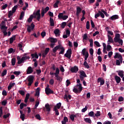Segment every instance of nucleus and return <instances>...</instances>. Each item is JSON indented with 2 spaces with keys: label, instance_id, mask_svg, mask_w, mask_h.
<instances>
[{
  "label": "nucleus",
  "instance_id": "nucleus-2",
  "mask_svg": "<svg viewBox=\"0 0 124 124\" xmlns=\"http://www.w3.org/2000/svg\"><path fill=\"white\" fill-rule=\"evenodd\" d=\"M34 78V77L33 76H29L27 78V80L29 83L28 84V87H31L32 84L33 83V79Z\"/></svg>",
  "mask_w": 124,
  "mask_h": 124
},
{
  "label": "nucleus",
  "instance_id": "nucleus-14",
  "mask_svg": "<svg viewBox=\"0 0 124 124\" xmlns=\"http://www.w3.org/2000/svg\"><path fill=\"white\" fill-rule=\"evenodd\" d=\"M59 49H60L61 50L59 53V55H63V54H64V51H65V49L64 48V47H63L62 46V45H60Z\"/></svg>",
  "mask_w": 124,
  "mask_h": 124
},
{
  "label": "nucleus",
  "instance_id": "nucleus-58",
  "mask_svg": "<svg viewBox=\"0 0 124 124\" xmlns=\"http://www.w3.org/2000/svg\"><path fill=\"white\" fill-rule=\"evenodd\" d=\"M45 13H45V12L44 11V9H42V10H41V16H42V17H44V15H45Z\"/></svg>",
  "mask_w": 124,
  "mask_h": 124
},
{
  "label": "nucleus",
  "instance_id": "nucleus-4",
  "mask_svg": "<svg viewBox=\"0 0 124 124\" xmlns=\"http://www.w3.org/2000/svg\"><path fill=\"white\" fill-rule=\"evenodd\" d=\"M114 58V59H119V61H120L121 63H123V56L121 54H119V53H116Z\"/></svg>",
  "mask_w": 124,
  "mask_h": 124
},
{
  "label": "nucleus",
  "instance_id": "nucleus-39",
  "mask_svg": "<svg viewBox=\"0 0 124 124\" xmlns=\"http://www.w3.org/2000/svg\"><path fill=\"white\" fill-rule=\"evenodd\" d=\"M54 111L55 112V114L56 115V116H59L60 115V113L59 112V110H58L57 107H54Z\"/></svg>",
  "mask_w": 124,
  "mask_h": 124
},
{
  "label": "nucleus",
  "instance_id": "nucleus-10",
  "mask_svg": "<svg viewBox=\"0 0 124 124\" xmlns=\"http://www.w3.org/2000/svg\"><path fill=\"white\" fill-rule=\"evenodd\" d=\"M50 50V48L49 47H46L44 53L42 54V58H45L46 55H48V53H49V51Z\"/></svg>",
  "mask_w": 124,
  "mask_h": 124
},
{
  "label": "nucleus",
  "instance_id": "nucleus-48",
  "mask_svg": "<svg viewBox=\"0 0 124 124\" xmlns=\"http://www.w3.org/2000/svg\"><path fill=\"white\" fill-rule=\"evenodd\" d=\"M98 13H100V16H101V18H104L105 17L104 14L101 12V11H98Z\"/></svg>",
  "mask_w": 124,
  "mask_h": 124
},
{
  "label": "nucleus",
  "instance_id": "nucleus-37",
  "mask_svg": "<svg viewBox=\"0 0 124 124\" xmlns=\"http://www.w3.org/2000/svg\"><path fill=\"white\" fill-rule=\"evenodd\" d=\"M24 16H25V12L24 11H22L20 14L19 20H22V19L24 18Z\"/></svg>",
  "mask_w": 124,
  "mask_h": 124
},
{
  "label": "nucleus",
  "instance_id": "nucleus-50",
  "mask_svg": "<svg viewBox=\"0 0 124 124\" xmlns=\"http://www.w3.org/2000/svg\"><path fill=\"white\" fill-rule=\"evenodd\" d=\"M18 93L21 94V95L24 96L25 95V92L23 90H19Z\"/></svg>",
  "mask_w": 124,
  "mask_h": 124
},
{
  "label": "nucleus",
  "instance_id": "nucleus-63",
  "mask_svg": "<svg viewBox=\"0 0 124 124\" xmlns=\"http://www.w3.org/2000/svg\"><path fill=\"white\" fill-rule=\"evenodd\" d=\"M20 119L22 121H25V114H20Z\"/></svg>",
  "mask_w": 124,
  "mask_h": 124
},
{
  "label": "nucleus",
  "instance_id": "nucleus-27",
  "mask_svg": "<svg viewBox=\"0 0 124 124\" xmlns=\"http://www.w3.org/2000/svg\"><path fill=\"white\" fill-rule=\"evenodd\" d=\"M55 77H56V80H57V81H59V82H62V78L61 76H60L59 75H55Z\"/></svg>",
  "mask_w": 124,
  "mask_h": 124
},
{
  "label": "nucleus",
  "instance_id": "nucleus-12",
  "mask_svg": "<svg viewBox=\"0 0 124 124\" xmlns=\"http://www.w3.org/2000/svg\"><path fill=\"white\" fill-rule=\"evenodd\" d=\"M108 45H110L111 43H114V41H113V38H112V37H111V36H110V35H108Z\"/></svg>",
  "mask_w": 124,
  "mask_h": 124
},
{
  "label": "nucleus",
  "instance_id": "nucleus-36",
  "mask_svg": "<svg viewBox=\"0 0 124 124\" xmlns=\"http://www.w3.org/2000/svg\"><path fill=\"white\" fill-rule=\"evenodd\" d=\"M11 63H12V65L13 66L15 65V63H16V58H13V59H12Z\"/></svg>",
  "mask_w": 124,
  "mask_h": 124
},
{
  "label": "nucleus",
  "instance_id": "nucleus-42",
  "mask_svg": "<svg viewBox=\"0 0 124 124\" xmlns=\"http://www.w3.org/2000/svg\"><path fill=\"white\" fill-rule=\"evenodd\" d=\"M13 14H14V13H13L12 11H10L8 14V18H11V16H13Z\"/></svg>",
  "mask_w": 124,
  "mask_h": 124
},
{
  "label": "nucleus",
  "instance_id": "nucleus-13",
  "mask_svg": "<svg viewBox=\"0 0 124 124\" xmlns=\"http://www.w3.org/2000/svg\"><path fill=\"white\" fill-rule=\"evenodd\" d=\"M27 74H31L33 72V70L31 66H29L28 67L26 70Z\"/></svg>",
  "mask_w": 124,
  "mask_h": 124
},
{
  "label": "nucleus",
  "instance_id": "nucleus-21",
  "mask_svg": "<svg viewBox=\"0 0 124 124\" xmlns=\"http://www.w3.org/2000/svg\"><path fill=\"white\" fill-rule=\"evenodd\" d=\"M81 11H82V9H81V8H80L79 7H78L77 8V13H76L77 16H79V14L81 13Z\"/></svg>",
  "mask_w": 124,
  "mask_h": 124
},
{
  "label": "nucleus",
  "instance_id": "nucleus-35",
  "mask_svg": "<svg viewBox=\"0 0 124 124\" xmlns=\"http://www.w3.org/2000/svg\"><path fill=\"white\" fill-rule=\"evenodd\" d=\"M73 92H74V93H81V91H80L79 90V88H78V89L74 88L73 90Z\"/></svg>",
  "mask_w": 124,
  "mask_h": 124
},
{
  "label": "nucleus",
  "instance_id": "nucleus-45",
  "mask_svg": "<svg viewBox=\"0 0 124 124\" xmlns=\"http://www.w3.org/2000/svg\"><path fill=\"white\" fill-rule=\"evenodd\" d=\"M18 46L19 48V50L20 51H23V52H24V50H23V45H22L21 43H19L18 44Z\"/></svg>",
  "mask_w": 124,
  "mask_h": 124
},
{
  "label": "nucleus",
  "instance_id": "nucleus-23",
  "mask_svg": "<svg viewBox=\"0 0 124 124\" xmlns=\"http://www.w3.org/2000/svg\"><path fill=\"white\" fill-rule=\"evenodd\" d=\"M115 79L116 81V83H117V84H119V83H120L121 82V78L118 76H115Z\"/></svg>",
  "mask_w": 124,
  "mask_h": 124
},
{
  "label": "nucleus",
  "instance_id": "nucleus-41",
  "mask_svg": "<svg viewBox=\"0 0 124 124\" xmlns=\"http://www.w3.org/2000/svg\"><path fill=\"white\" fill-rule=\"evenodd\" d=\"M84 121L88 124H92V120L90 118H84Z\"/></svg>",
  "mask_w": 124,
  "mask_h": 124
},
{
  "label": "nucleus",
  "instance_id": "nucleus-9",
  "mask_svg": "<svg viewBox=\"0 0 124 124\" xmlns=\"http://www.w3.org/2000/svg\"><path fill=\"white\" fill-rule=\"evenodd\" d=\"M78 70H79V68H78V67L76 66H75L70 69V71L71 72H72V73H77V72H78Z\"/></svg>",
  "mask_w": 124,
  "mask_h": 124
},
{
  "label": "nucleus",
  "instance_id": "nucleus-55",
  "mask_svg": "<svg viewBox=\"0 0 124 124\" xmlns=\"http://www.w3.org/2000/svg\"><path fill=\"white\" fill-rule=\"evenodd\" d=\"M39 105V101H37L35 103V105L34 106V109H36V108H37V107H38Z\"/></svg>",
  "mask_w": 124,
  "mask_h": 124
},
{
  "label": "nucleus",
  "instance_id": "nucleus-18",
  "mask_svg": "<svg viewBox=\"0 0 124 124\" xmlns=\"http://www.w3.org/2000/svg\"><path fill=\"white\" fill-rule=\"evenodd\" d=\"M45 108L46 112H50V111H51V108H50V105H49V104L47 103L45 105Z\"/></svg>",
  "mask_w": 124,
  "mask_h": 124
},
{
  "label": "nucleus",
  "instance_id": "nucleus-20",
  "mask_svg": "<svg viewBox=\"0 0 124 124\" xmlns=\"http://www.w3.org/2000/svg\"><path fill=\"white\" fill-rule=\"evenodd\" d=\"M117 72L118 73L119 76H120L121 78H123L124 77V71L119 70L118 71H117Z\"/></svg>",
  "mask_w": 124,
  "mask_h": 124
},
{
  "label": "nucleus",
  "instance_id": "nucleus-25",
  "mask_svg": "<svg viewBox=\"0 0 124 124\" xmlns=\"http://www.w3.org/2000/svg\"><path fill=\"white\" fill-rule=\"evenodd\" d=\"M80 75L79 76H82V77H87L86 73L84 71H81L79 72Z\"/></svg>",
  "mask_w": 124,
  "mask_h": 124
},
{
  "label": "nucleus",
  "instance_id": "nucleus-44",
  "mask_svg": "<svg viewBox=\"0 0 124 124\" xmlns=\"http://www.w3.org/2000/svg\"><path fill=\"white\" fill-rule=\"evenodd\" d=\"M89 42H90V47H93V39H90Z\"/></svg>",
  "mask_w": 124,
  "mask_h": 124
},
{
  "label": "nucleus",
  "instance_id": "nucleus-64",
  "mask_svg": "<svg viewBox=\"0 0 124 124\" xmlns=\"http://www.w3.org/2000/svg\"><path fill=\"white\" fill-rule=\"evenodd\" d=\"M54 83H55V81L53 79H51L49 80L50 85H54Z\"/></svg>",
  "mask_w": 124,
  "mask_h": 124
},
{
  "label": "nucleus",
  "instance_id": "nucleus-29",
  "mask_svg": "<svg viewBox=\"0 0 124 124\" xmlns=\"http://www.w3.org/2000/svg\"><path fill=\"white\" fill-rule=\"evenodd\" d=\"M14 85H15V83H10L8 86V91H10L11 88H12L13 87H14Z\"/></svg>",
  "mask_w": 124,
  "mask_h": 124
},
{
  "label": "nucleus",
  "instance_id": "nucleus-15",
  "mask_svg": "<svg viewBox=\"0 0 124 124\" xmlns=\"http://www.w3.org/2000/svg\"><path fill=\"white\" fill-rule=\"evenodd\" d=\"M5 22L4 21H2L0 23V26L1 27V30H7V27L5 26Z\"/></svg>",
  "mask_w": 124,
  "mask_h": 124
},
{
  "label": "nucleus",
  "instance_id": "nucleus-32",
  "mask_svg": "<svg viewBox=\"0 0 124 124\" xmlns=\"http://www.w3.org/2000/svg\"><path fill=\"white\" fill-rule=\"evenodd\" d=\"M75 118H76V115L71 114L70 116V118L72 122H74V120H75Z\"/></svg>",
  "mask_w": 124,
  "mask_h": 124
},
{
  "label": "nucleus",
  "instance_id": "nucleus-49",
  "mask_svg": "<svg viewBox=\"0 0 124 124\" xmlns=\"http://www.w3.org/2000/svg\"><path fill=\"white\" fill-rule=\"evenodd\" d=\"M62 122H63L64 123L68 122V118L66 116L64 117L63 121Z\"/></svg>",
  "mask_w": 124,
  "mask_h": 124
},
{
  "label": "nucleus",
  "instance_id": "nucleus-26",
  "mask_svg": "<svg viewBox=\"0 0 124 124\" xmlns=\"http://www.w3.org/2000/svg\"><path fill=\"white\" fill-rule=\"evenodd\" d=\"M16 38V35H14L12 37H11L10 38V44H12V43H13V41L15 40Z\"/></svg>",
  "mask_w": 124,
  "mask_h": 124
},
{
  "label": "nucleus",
  "instance_id": "nucleus-22",
  "mask_svg": "<svg viewBox=\"0 0 124 124\" xmlns=\"http://www.w3.org/2000/svg\"><path fill=\"white\" fill-rule=\"evenodd\" d=\"M61 46V45H59L58 46H55L53 49V52L54 53H56V52H57V51H58V50H59V49H60V47Z\"/></svg>",
  "mask_w": 124,
  "mask_h": 124
},
{
  "label": "nucleus",
  "instance_id": "nucleus-17",
  "mask_svg": "<svg viewBox=\"0 0 124 124\" xmlns=\"http://www.w3.org/2000/svg\"><path fill=\"white\" fill-rule=\"evenodd\" d=\"M39 94H40V87H38L35 93V96H39Z\"/></svg>",
  "mask_w": 124,
  "mask_h": 124
},
{
  "label": "nucleus",
  "instance_id": "nucleus-16",
  "mask_svg": "<svg viewBox=\"0 0 124 124\" xmlns=\"http://www.w3.org/2000/svg\"><path fill=\"white\" fill-rule=\"evenodd\" d=\"M64 99H65V100H66V101L68 102V99H71V95H67V94L65 93L64 95Z\"/></svg>",
  "mask_w": 124,
  "mask_h": 124
},
{
  "label": "nucleus",
  "instance_id": "nucleus-46",
  "mask_svg": "<svg viewBox=\"0 0 124 124\" xmlns=\"http://www.w3.org/2000/svg\"><path fill=\"white\" fill-rule=\"evenodd\" d=\"M88 116H89V117H94V112H93V111H90L88 113Z\"/></svg>",
  "mask_w": 124,
  "mask_h": 124
},
{
  "label": "nucleus",
  "instance_id": "nucleus-28",
  "mask_svg": "<svg viewBox=\"0 0 124 124\" xmlns=\"http://www.w3.org/2000/svg\"><path fill=\"white\" fill-rule=\"evenodd\" d=\"M49 21H50L51 27H54V26H55V23L54 22V19L50 17Z\"/></svg>",
  "mask_w": 124,
  "mask_h": 124
},
{
  "label": "nucleus",
  "instance_id": "nucleus-34",
  "mask_svg": "<svg viewBox=\"0 0 124 124\" xmlns=\"http://www.w3.org/2000/svg\"><path fill=\"white\" fill-rule=\"evenodd\" d=\"M17 8H18V5H16L13 8H12V12L13 13H15L16 10H17Z\"/></svg>",
  "mask_w": 124,
  "mask_h": 124
},
{
  "label": "nucleus",
  "instance_id": "nucleus-47",
  "mask_svg": "<svg viewBox=\"0 0 124 124\" xmlns=\"http://www.w3.org/2000/svg\"><path fill=\"white\" fill-rule=\"evenodd\" d=\"M8 6V5L7 4H5L4 5H3L1 8V10H4V9H6Z\"/></svg>",
  "mask_w": 124,
  "mask_h": 124
},
{
  "label": "nucleus",
  "instance_id": "nucleus-24",
  "mask_svg": "<svg viewBox=\"0 0 124 124\" xmlns=\"http://www.w3.org/2000/svg\"><path fill=\"white\" fill-rule=\"evenodd\" d=\"M110 20H112V21H114V20H117V19H119V16L115 15L114 16H112L110 18Z\"/></svg>",
  "mask_w": 124,
  "mask_h": 124
},
{
  "label": "nucleus",
  "instance_id": "nucleus-38",
  "mask_svg": "<svg viewBox=\"0 0 124 124\" xmlns=\"http://www.w3.org/2000/svg\"><path fill=\"white\" fill-rule=\"evenodd\" d=\"M59 3H60V1L59 0H57L54 4V8H58V7H59V6H58Z\"/></svg>",
  "mask_w": 124,
  "mask_h": 124
},
{
  "label": "nucleus",
  "instance_id": "nucleus-43",
  "mask_svg": "<svg viewBox=\"0 0 124 124\" xmlns=\"http://www.w3.org/2000/svg\"><path fill=\"white\" fill-rule=\"evenodd\" d=\"M83 65H84V66H85L86 68H90V65H89V64H88L87 61H85L84 62Z\"/></svg>",
  "mask_w": 124,
  "mask_h": 124
},
{
  "label": "nucleus",
  "instance_id": "nucleus-51",
  "mask_svg": "<svg viewBox=\"0 0 124 124\" xmlns=\"http://www.w3.org/2000/svg\"><path fill=\"white\" fill-rule=\"evenodd\" d=\"M86 29L87 30H90V21H89L86 22Z\"/></svg>",
  "mask_w": 124,
  "mask_h": 124
},
{
  "label": "nucleus",
  "instance_id": "nucleus-54",
  "mask_svg": "<svg viewBox=\"0 0 124 124\" xmlns=\"http://www.w3.org/2000/svg\"><path fill=\"white\" fill-rule=\"evenodd\" d=\"M66 34L68 35V36H70V31L69 29H67L66 30Z\"/></svg>",
  "mask_w": 124,
  "mask_h": 124
},
{
  "label": "nucleus",
  "instance_id": "nucleus-11",
  "mask_svg": "<svg viewBox=\"0 0 124 124\" xmlns=\"http://www.w3.org/2000/svg\"><path fill=\"white\" fill-rule=\"evenodd\" d=\"M97 82L98 83H100V86H103L104 84H105V81H104V79L99 78L97 79Z\"/></svg>",
  "mask_w": 124,
  "mask_h": 124
},
{
  "label": "nucleus",
  "instance_id": "nucleus-57",
  "mask_svg": "<svg viewBox=\"0 0 124 124\" xmlns=\"http://www.w3.org/2000/svg\"><path fill=\"white\" fill-rule=\"evenodd\" d=\"M111 49H112V46H111L110 45H108L107 47V50L108 52H109V51H111Z\"/></svg>",
  "mask_w": 124,
  "mask_h": 124
},
{
  "label": "nucleus",
  "instance_id": "nucleus-59",
  "mask_svg": "<svg viewBox=\"0 0 124 124\" xmlns=\"http://www.w3.org/2000/svg\"><path fill=\"white\" fill-rule=\"evenodd\" d=\"M63 16V13H59V14L58 15V18H59L60 19H62Z\"/></svg>",
  "mask_w": 124,
  "mask_h": 124
},
{
  "label": "nucleus",
  "instance_id": "nucleus-31",
  "mask_svg": "<svg viewBox=\"0 0 124 124\" xmlns=\"http://www.w3.org/2000/svg\"><path fill=\"white\" fill-rule=\"evenodd\" d=\"M31 57H32L31 59H38V55H37V53H34L31 54Z\"/></svg>",
  "mask_w": 124,
  "mask_h": 124
},
{
  "label": "nucleus",
  "instance_id": "nucleus-40",
  "mask_svg": "<svg viewBox=\"0 0 124 124\" xmlns=\"http://www.w3.org/2000/svg\"><path fill=\"white\" fill-rule=\"evenodd\" d=\"M7 74V70L6 69H5L3 71V72L1 73V76L2 77H3L5 76Z\"/></svg>",
  "mask_w": 124,
  "mask_h": 124
},
{
  "label": "nucleus",
  "instance_id": "nucleus-1",
  "mask_svg": "<svg viewBox=\"0 0 124 124\" xmlns=\"http://www.w3.org/2000/svg\"><path fill=\"white\" fill-rule=\"evenodd\" d=\"M36 16H37V21H39L40 20V18H41V15L40 14V10H38L36 13H33V15H31L29 18L28 19L27 22H28V23H31V22L32 21V19H33V18H36Z\"/></svg>",
  "mask_w": 124,
  "mask_h": 124
},
{
  "label": "nucleus",
  "instance_id": "nucleus-62",
  "mask_svg": "<svg viewBox=\"0 0 124 124\" xmlns=\"http://www.w3.org/2000/svg\"><path fill=\"white\" fill-rule=\"evenodd\" d=\"M94 43L95 45H96V46H97V47H100V44H99V42H98V41H95Z\"/></svg>",
  "mask_w": 124,
  "mask_h": 124
},
{
  "label": "nucleus",
  "instance_id": "nucleus-60",
  "mask_svg": "<svg viewBox=\"0 0 124 124\" xmlns=\"http://www.w3.org/2000/svg\"><path fill=\"white\" fill-rule=\"evenodd\" d=\"M61 107H62V103H59L57 104L56 107H57V109H60Z\"/></svg>",
  "mask_w": 124,
  "mask_h": 124
},
{
  "label": "nucleus",
  "instance_id": "nucleus-61",
  "mask_svg": "<svg viewBox=\"0 0 124 124\" xmlns=\"http://www.w3.org/2000/svg\"><path fill=\"white\" fill-rule=\"evenodd\" d=\"M87 110H88V107H87V106H86L85 107V108H83L82 109L81 112H82V113H85V112H86V111H87Z\"/></svg>",
  "mask_w": 124,
  "mask_h": 124
},
{
  "label": "nucleus",
  "instance_id": "nucleus-19",
  "mask_svg": "<svg viewBox=\"0 0 124 124\" xmlns=\"http://www.w3.org/2000/svg\"><path fill=\"white\" fill-rule=\"evenodd\" d=\"M54 33H55V35L59 36L60 35L61 31H60V30H59V29H57L54 30Z\"/></svg>",
  "mask_w": 124,
  "mask_h": 124
},
{
  "label": "nucleus",
  "instance_id": "nucleus-3",
  "mask_svg": "<svg viewBox=\"0 0 124 124\" xmlns=\"http://www.w3.org/2000/svg\"><path fill=\"white\" fill-rule=\"evenodd\" d=\"M71 55H72V50L71 48H69L67 50L66 53L64 54V57L69 59L71 58Z\"/></svg>",
  "mask_w": 124,
  "mask_h": 124
},
{
  "label": "nucleus",
  "instance_id": "nucleus-30",
  "mask_svg": "<svg viewBox=\"0 0 124 124\" xmlns=\"http://www.w3.org/2000/svg\"><path fill=\"white\" fill-rule=\"evenodd\" d=\"M49 40L51 43H56V42H58V40L54 38H50Z\"/></svg>",
  "mask_w": 124,
  "mask_h": 124
},
{
  "label": "nucleus",
  "instance_id": "nucleus-53",
  "mask_svg": "<svg viewBox=\"0 0 124 124\" xmlns=\"http://www.w3.org/2000/svg\"><path fill=\"white\" fill-rule=\"evenodd\" d=\"M55 73V75H59V74H60V69H59V68H56V72Z\"/></svg>",
  "mask_w": 124,
  "mask_h": 124
},
{
  "label": "nucleus",
  "instance_id": "nucleus-33",
  "mask_svg": "<svg viewBox=\"0 0 124 124\" xmlns=\"http://www.w3.org/2000/svg\"><path fill=\"white\" fill-rule=\"evenodd\" d=\"M87 53H88V51H87V49L86 48L82 49L81 54L83 55V56H86V55H87Z\"/></svg>",
  "mask_w": 124,
  "mask_h": 124
},
{
  "label": "nucleus",
  "instance_id": "nucleus-6",
  "mask_svg": "<svg viewBox=\"0 0 124 124\" xmlns=\"http://www.w3.org/2000/svg\"><path fill=\"white\" fill-rule=\"evenodd\" d=\"M45 92L47 95H49V94H50L51 93H52V94H55V92L50 88H45Z\"/></svg>",
  "mask_w": 124,
  "mask_h": 124
},
{
  "label": "nucleus",
  "instance_id": "nucleus-56",
  "mask_svg": "<svg viewBox=\"0 0 124 124\" xmlns=\"http://www.w3.org/2000/svg\"><path fill=\"white\" fill-rule=\"evenodd\" d=\"M100 115V111H96V113L94 114L95 117H99Z\"/></svg>",
  "mask_w": 124,
  "mask_h": 124
},
{
  "label": "nucleus",
  "instance_id": "nucleus-8",
  "mask_svg": "<svg viewBox=\"0 0 124 124\" xmlns=\"http://www.w3.org/2000/svg\"><path fill=\"white\" fill-rule=\"evenodd\" d=\"M28 56L22 57L20 60L18 61L17 62L18 64H21V63H24V62H25V61H26V60H28Z\"/></svg>",
  "mask_w": 124,
  "mask_h": 124
},
{
  "label": "nucleus",
  "instance_id": "nucleus-7",
  "mask_svg": "<svg viewBox=\"0 0 124 124\" xmlns=\"http://www.w3.org/2000/svg\"><path fill=\"white\" fill-rule=\"evenodd\" d=\"M80 80L79 79H78L77 80V84L76 85V87H78L79 92H82V90H83V87H82V84L80 83Z\"/></svg>",
  "mask_w": 124,
  "mask_h": 124
},
{
  "label": "nucleus",
  "instance_id": "nucleus-52",
  "mask_svg": "<svg viewBox=\"0 0 124 124\" xmlns=\"http://www.w3.org/2000/svg\"><path fill=\"white\" fill-rule=\"evenodd\" d=\"M66 22H64L62 23L61 27L62 29H64L65 27V26H66Z\"/></svg>",
  "mask_w": 124,
  "mask_h": 124
},
{
  "label": "nucleus",
  "instance_id": "nucleus-5",
  "mask_svg": "<svg viewBox=\"0 0 124 124\" xmlns=\"http://www.w3.org/2000/svg\"><path fill=\"white\" fill-rule=\"evenodd\" d=\"M27 31H28V32H31V30H33L34 29V27H35V25L33 24V23H32L31 25H27Z\"/></svg>",
  "mask_w": 124,
  "mask_h": 124
}]
</instances>
